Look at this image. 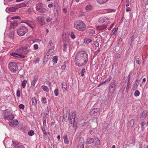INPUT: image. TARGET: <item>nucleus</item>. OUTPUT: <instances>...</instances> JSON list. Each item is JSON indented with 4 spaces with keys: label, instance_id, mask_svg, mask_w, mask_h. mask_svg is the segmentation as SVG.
Instances as JSON below:
<instances>
[{
    "label": "nucleus",
    "instance_id": "1",
    "mask_svg": "<svg viewBox=\"0 0 148 148\" xmlns=\"http://www.w3.org/2000/svg\"><path fill=\"white\" fill-rule=\"evenodd\" d=\"M88 60V54L83 51L77 52L75 58V64L78 66H84L87 63Z\"/></svg>",
    "mask_w": 148,
    "mask_h": 148
},
{
    "label": "nucleus",
    "instance_id": "10",
    "mask_svg": "<svg viewBox=\"0 0 148 148\" xmlns=\"http://www.w3.org/2000/svg\"><path fill=\"white\" fill-rule=\"evenodd\" d=\"M22 23H26L29 26L31 27L32 29H34L36 26V24L35 22L34 21H29L26 22H22Z\"/></svg>",
    "mask_w": 148,
    "mask_h": 148
},
{
    "label": "nucleus",
    "instance_id": "38",
    "mask_svg": "<svg viewBox=\"0 0 148 148\" xmlns=\"http://www.w3.org/2000/svg\"><path fill=\"white\" fill-rule=\"evenodd\" d=\"M140 124L141 126L142 130L143 131L144 129L143 126L145 125V123L144 121H142L141 122Z\"/></svg>",
    "mask_w": 148,
    "mask_h": 148
},
{
    "label": "nucleus",
    "instance_id": "52",
    "mask_svg": "<svg viewBox=\"0 0 148 148\" xmlns=\"http://www.w3.org/2000/svg\"><path fill=\"white\" fill-rule=\"evenodd\" d=\"M114 11V10L112 9H108L106 10V12H112Z\"/></svg>",
    "mask_w": 148,
    "mask_h": 148
},
{
    "label": "nucleus",
    "instance_id": "6",
    "mask_svg": "<svg viewBox=\"0 0 148 148\" xmlns=\"http://www.w3.org/2000/svg\"><path fill=\"white\" fill-rule=\"evenodd\" d=\"M116 83L115 81H111L109 87V91L110 93H113L116 88Z\"/></svg>",
    "mask_w": 148,
    "mask_h": 148
},
{
    "label": "nucleus",
    "instance_id": "40",
    "mask_svg": "<svg viewBox=\"0 0 148 148\" xmlns=\"http://www.w3.org/2000/svg\"><path fill=\"white\" fill-rule=\"evenodd\" d=\"M21 18L19 16H14L11 18V20H14V19H19L21 20Z\"/></svg>",
    "mask_w": 148,
    "mask_h": 148
},
{
    "label": "nucleus",
    "instance_id": "17",
    "mask_svg": "<svg viewBox=\"0 0 148 148\" xmlns=\"http://www.w3.org/2000/svg\"><path fill=\"white\" fill-rule=\"evenodd\" d=\"M62 85L63 92H66L67 90V84L65 82H63Z\"/></svg>",
    "mask_w": 148,
    "mask_h": 148
},
{
    "label": "nucleus",
    "instance_id": "14",
    "mask_svg": "<svg viewBox=\"0 0 148 148\" xmlns=\"http://www.w3.org/2000/svg\"><path fill=\"white\" fill-rule=\"evenodd\" d=\"M36 20L40 23L42 25H43L45 23V20L43 16H39L36 18Z\"/></svg>",
    "mask_w": 148,
    "mask_h": 148
},
{
    "label": "nucleus",
    "instance_id": "28",
    "mask_svg": "<svg viewBox=\"0 0 148 148\" xmlns=\"http://www.w3.org/2000/svg\"><path fill=\"white\" fill-rule=\"evenodd\" d=\"M87 31L88 33L90 34H94L95 32V30L92 29H88Z\"/></svg>",
    "mask_w": 148,
    "mask_h": 148
},
{
    "label": "nucleus",
    "instance_id": "49",
    "mask_svg": "<svg viewBox=\"0 0 148 148\" xmlns=\"http://www.w3.org/2000/svg\"><path fill=\"white\" fill-rule=\"evenodd\" d=\"M20 90L19 89H18L16 92V95L18 97H19L20 96Z\"/></svg>",
    "mask_w": 148,
    "mask_h": 148
},
{
    "label": "nucleus",
    "instance_id": "39",
    "mask_svg": "<svg viewBox=\"0 0 148 148\" xmlns=\"http://www.w3.org/2000/svg\"><path fill=\"white\" fill-rule=\"evenodd\" d=\"M67 44L66 43H64L63 44V50L64 51H66L67 49Z\"/></svg>",
    "mask_w": 148,
    "mask_h": 148
},
{
    "label": "nucleus",
    "instance_id": "8",
    "mask_svg": "<svg viewBox=\"0 0 148 148\" xmlns=\"http://www.w3.org/2000/svg\"><path fill=\"white\" fill-rule=\"evenodd\" d=\"M84 140L83 138H80L78 143V148H84Z\"/></svg>",
    "mask_w": 148,
    "mask_h": 148
},
{
    "label": "nucleus",
    "instance_id": "58",
    "mask_svg": "<svg viewBox=\"0 0 148 148\" xmlns=\"http://www.w3.org/2000/svg\"><path fill=\"white\" fill-rule=\"evenodd\" d=\"M51 20H52V19L51 18H49L47 19L46 21L48 22H49L51 21Z\"/></svg>",
    "mask_w": 148,
    "mask_h": 148
},
{
    "label": "nucleus",
    "instance_id": "44",
    "mask_svg": "<svg viewBox=\"0 0 148 148\" xmlns=\"http://www.w3.org/2000/svg\"><path fill=\"white\" fill-rule=\"evenodd\" d=\"M14 118V116L13 115H9L8 117V119H9L12 120Z\"/></svg>",
    "mask_w": 148,
    "mask_h": 148
},
{
    "label": "nucleus",
    "instance_id": "19",
    "mask_svg": "<svg viewBox=\"0 0 148 148\" xmlns=\"http://www.w3.org/2000/svg\"><path fill=\"white\" fill-rule=\"evenodd\" d=\"M94 139L92 138H88L87 139V142L88 144L92 143L94 142Z\"/></svg>",
    "mask_w": 148,
    "mask_h": 148
},
{
    "label": "nucleus",
    "instance_id": "15",
    "mask_svg": "<svg viewBox=\"0 0 148 148\" xmlns=\"http://www.w3.org/2000/svg\"><path fill=\"white\" fill-rule=\"evenodd\" d=\"M36 10L37 11L42 13L46 12L47 11L46 9L45 8L40 7L38 5L36 6Z\"/></svg>",
    "mask_w": 148,
    "mask_h": 148
},
{
    "label": "nucleus",
    "instance_id": "23",
    "mask_svg": "<svg viewBox=\"0 0 148 148\" xmlns=\"http://www.w3.org/2000/svg\"><path fill=\"white\" fill-rule=\"evenodd\" d=\"M32 100V105L33 106L36 105L37 104V101L36 98L35 97H33Z\"/></svg>",
    "mask_w": 148,
    "mask_h": 148
},
{
    "label": "nucleus",
    "instance_id": "48",
    "mask_svg": "<svg viewBox=\"0 0 148 148\" xmlns=\"http://www.w3.org/2000/svg\"><path fill=\"white\" fill-rule=\"evenodd\" d=\"M111 79V77L109 76L108 78L107 79H106L105 81L104 82V83H105L106 82H109Z\"/></svg>",
    "mask_w": 148,
    "mask_h": 148
},
{
    "label": "nucleus",
    "instance_id": "26",
    "mask_svg": "<svg viewBox=\"0 0 148 148\" xmlns=\"http://www.w3.org/2000/svg\"><path fill=\"white\" fill-rule=\"evenodd\" d=\"M100 110V108H93L92 110V112L93 114L97 113Z\"/></svg>",
    "mask_w": 148,
    "mask_h": 148
},
{
    "label": "nucleus",
    "instance_id": "63",
    "mask_svg": "<svg viewBox=\"0 0 148 148\" xmlns=\"http://www.w3.org/2000/svg\"><path fill=\"white\" fill-rule=\"evenodd\" d=\"M52 43V40H50L48 43V46H51Z\"/></svg>",
    "mask_w": 148,
    "mask_h": 148
},
{
    "label": "nucleus",
    "instance_id": "30",
    "mask_svg": "<svg viewBox=\"0 0 148 148\" xmlns=\"http://www.w3.org/2000/svg\"><path fill=\"white\" fill-rule=\"evenodd\" d=\"M11 24L14 26H16L18 25L17 21L15 20L14 21H12L11 22Z\"/></svg>",
    "mask_w": 148,
    "mask_h": 148
},
{
    "label": "nucleus",
    "instance_id": "35",
    "mask_svg": "<svg viewBox=\"0 0 148 148\" xmlns=\"http://www.w3.org/2000/svg\"><path fill=\"white\" fill-rule=\"evenodd\" d=\"M117 29L114 28L112 32V34L114 35H116L117 34Z\"/></svg>",
    "mask_w": 148,
    "mask_h": 148
},
{
    "label": "nucleus",
    "instance_id": "37",
    "mask_svg": "<svg viewBox=\"0 0 148 148\" xmlns=\"http://www.w3.org/2000/svg\"><path fill=\"white\" fill-rule=\"evenodd\" d=\"M92 8V6L90 5H87L86 7V10H89L91 9Z\"/></svg>",
    "mask_w": 148,
    "mask_h": 148
},
{
    "label": "nucleus",
    "instance_id": "18",
    "mask_svg": "<svg viewBox=\"0 0 148 148\" xmlns=\"http://www.w3.org/2000/svg\"><path fill=\"white\" fill-rule=\"evenodd\" d=\"M134 122V119H132L130 120V122L127 123V126L128 127H132L133 126Z\"/></svg>",
    "mask_w": 148,
    "mask_h": 148
},
{
    "label": "nucleus",
    "instance_id": "7",
    "mask_svg": "<svg viewBox=\"0 0 148 148\" xmlns=\"http://www.w3.org/2000/svg\"><path fill=\"white\" fill-rule=\"evenodd\" d=\"M16 52L18 54L19 58H24L25 56L23 55L24 54L22 47L16 50Z\"/></svg>",
    "mask_w": 148,
    "mask_h": 148
},
{
    "label": "nucleus",
    "instance_id": "11",
    "mask_svg": "<svg viewBox=\"0 0 148 148\" xmlns=\"http://www.w3.org/2000/svg\"><path fill=\"white\" fill-rule=\"evenodd\" d=\"M75 118V114L74 112L72 113L69 122L71 125L74 127Z\"/></svg>",
    "mask_w": 148,
    "mask_h": 148
},
{
    "label": "nucleus",
    "instance_id": "55",
    "mask_svg": "<svg viewBox=\"0 0 148 148\" xmlns=\"http://www.w3.org/2000/svg\"><path fill=\"white\" fill-rule=\"evenodd\" d=\"M28 1L26 2L25 1V2L22 3H21V6H26V4L27 3Z\"/></svg>",
    "mask_w": 148,
    "mask_h": 148
},
{
    "label": "nucleus",
    "instance_id": "4",
    "mask_svg": "<svg viewBox=\"0 0 148 148\" xmlns=\"http://www.w3.org/2000/svg\"><path fill=\"white\" fill-rule=\"evenodd\" d=\"M17 31L18 35L23 36L27 32L28 29L26 27L21 26L18 29Z\"/></svg>",
    "mask_w": 148,
    "mask_h": 148
},
{
    "label": "nucleus",
    "instance_id": "51",
    "mask_svg": "<svg viewBox=\"0 0 148 148\" xmlns=\"http://www.w3.org/2000/svg\"><path fill=\"white\" fill-rule=\"evenodd\" d=\"M121 56L120 54L119 53H116L115 56V58H120Z\"/></svg>",
    "mask_w": 148,
    "mask_h": 148
},
{
    "label": "nucleus",
    "instance_id": "20",
    "mask_svg": "<svg viewBox=\"0 0 148 148\" xmlns=\"http://www.w3.org/2000/svg\"><path fill=\"white\" fill-rule=\"evenodd\" d=\"M147 112L146 111H144L141 115V117L142 119H143L145 118L146 116Z\"/></svg>",
    "mask_w": 148,
    "mask_h": 148
},
{
    "label": "nucleus",
    "instance_id": "62",
    "mask_svg": "<svg viewBox=\"0 0 148 148\" xmlns=\"http://www.w3.org/2000/svg\"><path fill=\"white\" fill-rule=\"evenodd\" d=\"M39 60V59L38 58H37L36 61H34V62H35V63H38Z\"/></svg>",
    "mask_w": 148,
    "mask_h": 148
},
{
    "label": "nucleus",
    "instance_id": "29",
    "mask_svg": "<svg viewBox=\"0 0 148 148\" xmlns=\"http://www.w3.org/2000/svg\"><path fill=\"white\" fill-rule=\"evenodd\" d=\"M53 62L55 63H56L58 61V57L57 56H55L53 58Z\"/></svg>",
    "mask_w": 148,
    "mask_h": 148
},
{
    "label": "nucleus",
    "instance_id": "42",
    "mask_svg": "<svg viewBox=\"0 0 148 148\" xmlns=\"http://www.w3.org/2000/svg\"><path fill=\"white\" fill-rule=\"evenodd\" d=\"M54 94L56 96H57L59 94V91L58 89H56L54 91Z\"/></svg>",
    "mask_w": 148,
    "mask_h": 148
},
{
    "label": "nucleus",
    "instance_id": "16",
    "mask_svg": "<svg viewBox=\"0 0 148 148\" xmlns=\"http://www.w3.org/2000/svg\"><path fill=\"white\" fill-rule=\"evenodd\" d=\"M12 144L14 146V147L18 148L22 144L21 143H19L18 142H16L12 141Z\"/></svg>",
    "mask_w": 148,
    "mask_h": 148
},
{
    "label": "nucleus",
    "instance_id": "33",
    "mask_svg": "<svg viewBox=\"0 0 148 148\" xmlns=\"http://www.w3.org/2000/svg\"><path fill=\"white\" fill-rule=\"evenodd\" d=\"M134 95L136 97L139 96L140 95L139 91L138 90H136L134 93Z\"/></svg>",
    "mask_w": 148,
    "mask_h": 148
},
{
    "label": "nucleus",
    "instance_id": "21",
    "mask_svg": "<svg viewBox=\"0 0 148 148\" xmlns=\"http://www.w3.org/2000/svg\"><path fill=\"white\" fill-rule=\"evenodd\" d=\"M64 142L65 144H68L69 143V140L67 138V136L66 135H65L63 137Z\"/></svg>",
    "mask_w": 148,
    "mask_h": 148
},
{
    "label": "nucleus",
    "instance_id": "64",
    "mask_svg": "<svg viewBox=\"0 0 148 148\" xmlns=\"http://www.w3.org/2000/svg\"><path fill=\"white\" fill-rule=\"evenodd\" d=\"M66 68V66L65 65H62L61 66V68L62 69H64Z\"/></svg>",
    "mask_w": 148,
    "mask_h": 148
},
{
    "label": "nucleus",
    "instance_id": "2",
    "mask_svg": "<svg viewBox=\"0 0 148 148\" xmlns=\"http://www.w3.org/2000/svg\"><path fill=\"white\" fill-rule=\"evenodd\" d=\"M74 27L77 30L80 31H84L86 29L85 24L83 22L79 20L75 22Z\"/></svg>",
    "mask_w": 148,
    "mask_h": 148
},
{
    "label": "nucleus",
    "instance_id": "59",
    "mask_svg": "<svg viewBox=\"0 0 148 148\" xmlns=\"http://www.w3.org/2000/svg\"><path fill=\"white\" fill-rule=\"evenodd\" d=\"M136 63L137 64H139V65H140L141 64L140 61L138 60H136Z\"/></svg>",
    "mask_w": 148,
    "mask_h": 148
},
{
    "label": "nucleus",
    "instance_id": "34",
    "mask_svg": "<svg viewBox=\"0 0 148 148\" xmlns=\"http://www.w3.org/2000/svg\"><path fill=\"white\" fill-rule=\"evenodd\" d=\"M92 40L90 39H86L84 40V42L85 43H89L92 42Z\"/></svg>",
    "mask_w": 148,
    "mask_h": 148
},
{
    "label": "nucleus",
    "instance_id": "5",
    "mask_svg": "<svg viewBox=\"0 0 148 148\" xmlns=\"http://www.w3.org/2000/svg\"><path fill=\"white\" fill-rule=\"evenodd\" d=\"M8 67L10 71L14 72L18 70V66L17 64L14 62H11L9 64Z\"/></svg>",
    "mask_w": 148,
    "mask_h": 148
},
{
    "label": "nucleus",
    "instance_id": "13",
    "mask_svg": "<svg viewBox=\"0 0 148 148\" xmlns=\"http://www.w3.org/2000/svg\"><path fill=\"white\" fill-rule=\"evenodd\" d=\"M18 121L17 120H15L12 122L9 121V124L11 127H15L17 126L18 124Z\"/></svg>",
    "mask_w": 148,
    "mask_h": 148
},
{
    "label": "nucleus",
    "instance_id": "50",
    "mask_svg": "<svg viewBox=\"0 0 148 148\" xmlns=\"http://www.w3.org/2000/svg\"><path fill=\"white\" fill-rule=\"evenodd\" d=\"M19 108L21 109H23L24 108L25 106L23 104H21L19 106Z\"/></svg>",
    "mask_w": 148,
    "mask_h": 148
},
{
    "label": "nucleus",
    "instance_id": "53",
    "mask_svg": "<svg viewBox=\"0 0 148 148\" xmlns=\"http://www.w3.org/2000/svg\"><path fill=\"white\" fill-rule=\"evenodd\" d=\"M94 45L95 47H98L99 46V43L97 41H95Z\"/></svg>",
    "mask_w": 148,
    "mask_h": 148
},
{
    "label": "nucleus",
    "instance_id": "47",
    "mask_svg": "<svg viewBox=\"0 0 148 148\" xmlns=\"http://www.w3.org/2000/svg\"><path fill=\"white\" fill-rule=\"evenodd\" d=\"M70 36L71 38L73 39H74L75 38V35L73 32H71V33L70 34Z\"/></svg>",
    "mask_w": 148,
    "mask_h": 148
},
{
    "label": "nucleus",
    "instance_id": "61",
    "mask_svg": "<svg viewBox=\"0 0 148 148\" xmlns=\"http://www.w3.org/2000/svg\"><path fill=\"white\" fill-rule=\"evenodd\" d=\"M100 51V49H99L97 50L95 52V55H97L98 53Z\"/></svg>",
    "mask_w": 148,
    "mask_h": 148
},
{
    "label": "nucleus",
    "instance_id": "31",
    "mask_svg": "<svg viewBox=\"0 0 148 148\" xmlns=\"http://www.w3.org/2000/svg\"><path fill=\"white\" fill-rule=\"evenodd\" d=\"M27 81L26 79L24 80L22 82V85L23 87L24 88L25 87Z\"/></svg>",
    "mask_w": 148,
    "mask_h": 148
},
{
    "label": "nucleus",
    "instance_id": "27",
    "mask_svg": "<svg viewBox=\"0 0 148 148\" xmlns=\"http://www.w3.org/2000/svg\"><path fill=\"white\" fill-rule=\"evenodd\" d=\"M41 88L44 91L47 92H48L49 90V89L47 87L45 86H41Z\"/></svg>",
    "mask_w": 148,
    "mask_h": 148
},
{
    "label": "nucleus",
    "instance_id": "54",
    "mask_svg": "<svg viewBox=\"0 0 148 148\" xmlns=\"http://www.w3.org/2000/svg\"><path fill=\"white\" fill-rule=\"evenodd\" d=\"M139 83L137 82H135L134 83V87L136 88H137Z\"/></svg>",
    "mask_w": 148,
    "mask_h": 148
},
{
    "label": "nucleus",
    "instance_id": "41",
    "mask_svg": "<svg viewBox=\"0 0 148 148\" xmlns=\"http://www.w3.org/2000/svg\"><path fill=\"white\" fill-rule=\"evenodd\" d=\"M34 134V132L33 131L31 130L28 132V134L30 136H32Z\"/></svg>",
    "mask_w": 148,
    "mask_h": 148
},
{
    "label": "nucleus",
    "instance_id": "43",
    "mask_svg": "<svg viewBox=\"0 0 148 148\" xmlns=\"http://www.w3.org/2000/svg\"><path fill=\"white\" fill-rule=\"evenodd\" d=\"M85 72V70L84 69H82L80 72L81 75L82 76H84V73Z\"/></svg>",
    "mask_w": 148,
    "mask_h": 148
},
{
    "label": "nucleus",
    "instance_id": "36",
    "mask_svg": "<svg viewBox=\"0 0 148 148\" xmlns=\"http://www.w3.org/2000/svg\"><path fill=\"white\" fill-rule=\"evenodd\" d=\"M43 125L44 127H45L46 126V118L45 117H43Z\"/></svg>",
    "mask_w": 148,
    "mask_h": 148
},
{
    "label": "nucleus",
    "instance_id": "22",
    "mask_svg": "<svg viewBox=\"0 0 148 148\" xmlns=\"http://www.w3.org/2000/svg\"><path fill=\"white\" fill-rule=\"evenodd\" d=\"M108 0H97V2L100 4H102L107 2Z\"/></svg>",
    "mask_w": 148,
    "mask_h": 148
},
{
    "label": "nucleus",
    "instance_id": "25",
    "mask_svg": "<svg viewBox=\"0 0 148 148\" xmlns=\"http://www.w3.org/2000/svg\"><path fill=\"white\" fill-rule=\"evenodd\" d=\"M14 34V31H12L8 35L9 38H10L11 39H12L13 38Z\"/></svg>",
    "mask_w": 148,
    "mask_h": 148
},
{
    "label": "nucleus",
    "instance_id": "9",
    "mask_svg": "<svg viewBox=\"0 0 148 148\" xmlns=\"http://www.w3.org/2000/svg\"><path fill=\"white\" fill-rule=\"evenodd\" d=\"M22 47L23 50V51L24 52V54H27L31 50V49L32 48V47H31V45L28 46H23Z\"/></svg>",
    "mask_w": 148,
    "mask_h": 148
},
{
    "label": "nucleus",
    "instance_id": "3",
    "mask_svg": "<svg viewBox=\"0 0 148 148\" xmlns=\"http://www.w3.org/2000/svg\"><path fill=\"white\" fill-rule=\"evenodd\" d=\"M109 20L108 18H106V21H103L101 25L96 27L97 29L99 31H101L106 29L109 23Z\"/></svg>",
    "mask_w": 148,
    "mask_h": 148
},
{
    "label": "nucleus",
    "instance_id": "60",
    "mask_svg": "<svg viewBox=\"0 0 148 148\" xmlns=\"http://www.w3.org/2000/svg\"><path fill=\"white\" fill-rule=\"evenodd\" d=\"M131 10V9L130 8L128 7H127L126 8V11L127 12H129Z\"/></svg>",
    "mask_w": 148,
    "mask_h": 148
},
{
    "label": "nucleus",
    "instance_id": "56",
    "mask_svg": "<svg viewBox=\"0 0 148 148\" xmlns=\"http://www.w3.org/2000/svg\"><path fill=\"white\" fill-rule=\"evenodd\" d=\"M127 4L126 5V6L127 7H128L129 6L130 4V3H131V2H130L129 1V0H127Z\"/></svg>",
    "mask_w": 148,
    "mask_h": 148
},
{
    "label": "nucleus",
    "instance_id": "57",
    "mask_svg": "<svg viewBox=\"0 0 148 148\" xmlns=\"http://www.w3.org/2000/svg\"><path fill=\"white\" fill-rule=\"evenodd\" d=\"M34 49H37L38 48V46L37 44H35L34 45Z\"/></svg>",
    "mask_w": 148,
    "mask_h": 148
},
{
    "label": "nucleus",
    "instance_id": "45",
    "mask_svg": "<svg viewBox=\"0 0 148 148\" xmlns=\"http://www.w3.org/2000/svg\"><path fill=\"white\" fill-rule=\"evenodd\" d=\"M96 140V141L95 142V145H100V142L99 139L98 138H97Z\"/></svg>",
    "mask_w": 148,
    "mask_h": 148
},
{
    "label": "nucleus",
    "instance_id": "24",
    "mask_svg": "<svg viewBox=\"0 0 148 148\" xmlns=\"http://www.w3.org/2000/svg\"><path fill=\"white\" fill-rule=\"evenodd\" d=\"M16 10V9L15 7H12L8 9V11L10 12H14Z\"/></svg>",
    "mask_w": 148,
    "mask_h": 148
},
{
    "label": "nucleus",
    "instance_id": "12",
    "mask_svg": "<svg viewBox=\"0 0 148 148\" xmlns=\"http://www.w3.org/2000/svg\"><path fill=\"white\" fill-rule=\"evenodd\" d=\"M38 76L37 75H36L34 76L32 82L31 84V87H33L35 86V84L37 82L38 79Z\"/></svg>",
    "mask_w": 148,
    "mask_h": 148
},
{
    "label": "nucleus",
    "instance_id": "46",
    "mask_svg": "<svg viewBox=\"0 0 148 148\" xmlns=\"http://www.w3.org/2000/svg\"><path fill=\"white\" fill-rule=\"evenodd\" d=\"M42 102L43 103H47V100L45 98H42Z\"/></svg>",
    "mask_w": 148,
    "mask_h": 148
},
{
    "label": "nucleus",
    "instance_id": "32",
    "mask_svg": "<svg viewBox=\"0 0 148 148\" xmlns=\"http://www.w3.org/2000/svg\"><path fill=\"white\" fill-rule=\"evenodd\" d=\"M11 55L12 56H13L14 57L16 58H19V56H18V54L17 53H12L11 54Z\"/></svg>",
    "mask_w": 148,
    "mask_h": 148
}]
</instances>
